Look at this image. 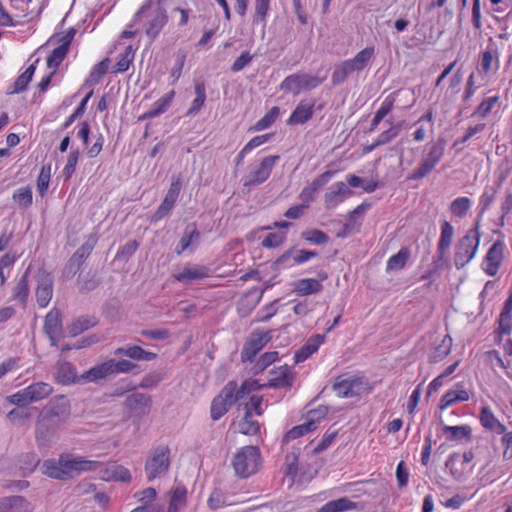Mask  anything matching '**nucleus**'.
Here are the masks:
<instances>
[{
  "label": "nucleus",
  "mask_w": 512,
  "mask_h": 512,
  "mask_svg": "<svg viewBox=\"0 0 512 512\" xmlns=\"http://www.w3.org/2000/svg\"><path fill=\"white\" fill-rule=\"evenodd\" d=\"M175 95L176 92L174 90H170L164 94L152 104L151 108L147 112L139 117V120L152 119L164 114L173 103Z\"/></svg>",
  "instance_id": "393cba45"
},
{
  "label": "nucleus",
  "mask_w": 512,
  "mask_h": 512,
  "mask_svg": "<svg viewBox=\"0 0 512 512\" xmlns=\"http://www.w3.org/2000/svg\"><path fill=\"white\" fill-rule=\"evenodd\" d=\"M19 464L24 475L31 474L40 464V458L35 452L24 453L19 458Z\"/></svg>",
  "instance_id": "09e8293b"
},
{
  "label": "nucleus",
  "mask_w": 512,
  "mask_h": 512,
  "mask_svg": "<svg viewBox=\"0 0 512 512\" xmlns=\"http://www.w3.org/2000/svg\"><path fill=\"white\" fill-rule=\"evenodd\" d=\"M108 69H109V59L105 58L93 67V69L91 70V72L89 74L87 83L89 85H94V84L98 83L101 80V78L107 73Z\"/></svg>",
  "instance_id": "4d7b16f0"
},
{
  "label": "nucleus",
  "mask_w": 512,
  "mask_h": 512,
  "mask_svg": "<svg viewBox=\"0 0 512 512\" xmlns=\"http://www.w3.org/2000/svg\"><path fill=\"white\" fill-rule=\"evenodd\" d=\"M168 22V15L164 8L158 7L153 11L151 18L145 26V33L151 39H156Z\"/></svg>",
  "instance_id": "412c9836"
},
{
  "label": "nucleus",
  "mask_w": 512,
  "mask_h": 512,
  "mask_svg": "<svg viewBox=\"0 0 512 512\" xmlns=\"http://www.w3.org/2000/svg\"><path fill=\"white\" fill-rule=\"evenodd\" d=\"M207 505L211 510H218L227 505L225 493L220 488H215L211 492Z\"/></svg>",
  "instance_id": "338daca9"
},
{
  "label": "nucleus",
  "mask_w": 512,
  "mask_h": 512,
  "mask_svg": "<svg viewBox=\"0 0 512 512\" xmlns=\"http://www.w3.org/2000/svg\"><path fill=\"white\" fill-rule=\"evenodd\" d=\"M276 374L275 377L271 378L267 386L270 388H291L294 382V374L287 365H283L278 371H272Z\"/></svg>",
  "instance_id": "c85d7f7f"
},
{
  "label": "nucleus",
  "mask_w": 512,
  "mask_h": 512,
  "mask_svg": "<svg viewBox=\"0 0 512 512\" xmlns=\"http://www.w3.org/2000/svg\"><path fill=\"white\" fill-rule=\"evenodd\" d=\"M317 426H314V423L312 421H306L303 424L294 426L292 429H290L283 437L282 442L288 443L292 440L298 439L307 433L314 431Z\"/></svg>",
  "instance_id": "49530a36"
},
{
  "label": "nucleus",
  "mask_w": 512,
  "mask_h": 512,
  "mask_svg": "<svg viewBox=\"0 0 512 512\" xmlns=\"http://www.w3.org/2000/svg\"><path fill=\"white\" fill-rule=\"evenodd\" d=\"M80 152L79 150H72L68 157L67 162L62 170L63 177L65 180H70L73 174L75 173V169L79 160Z\"/></svg>",
  "instance_id": "69168bd1"
},
{
  "label": "nucleus",
  "mask_w": 512,
  "mask_h": 512,
  "mask_svg": "<svg viewBox=\"0 0 512 512\" xmlns=\"http://www.w3.org/2000/svg\"><path fill=\"white\" fill-rule=\"evenodd\" d=\"M261 460L260 449L257 446H245L234 456L233 467L236 475L248 478L258 471Z\"/></svg>",
  "instance_id": "423d86ee"
},
{
  "label": "nucleus",
  "mask_w": 512,
  "mask_h": 512,
  "mask_svg": "<svg viewBox=\"0 0 512 512\" xmlns=\"http://www.w3.org/2000/svg\"><path fill=\"white\" fill-rule=\"evenodd\" d=\"M137 368H139V365L130 360L110 358L78 375L76 367L72 363L64 361L59 364L54 378L57 383L62 385L99 384L101 381H106L117 374H129Z\"/></svg>",
  "instance_id": "f257e3e1"
},
{
  "label": "nucleus",
  "mask_w": 512,
  "mask_h": 512,
  "mask_svg": "<svg viewBox=\"0 0 512 512\" xmlns=\"http://www.w3.org/2000/svg\"><path fill=\"white\" fill-rule=\"evenodd\" d=\"M240 432L245 435H256L260 431V424L252 417V412L248 405L244 417L239 423Z\"/></svg>",
  "instance_id": "37998d69"
},
{
  "label": "nucleus",
  "mask_w": 512,
  "mask_h": 512,
  "mask_svg": "<svg viewBox=\"0 0 512 512\" xmlns=\"http://www.w3.org/2000/svg\"><path fill=\"white\" fill-rule=\"evenodd\" d=\"M26 389L31 403L39 402L48 398L54 390L50 383L43 381L33 382L28 385Z\"/></svg>",
  "instance_id": "c9c22d12"
},
{
  "label": "nucleus",
  "mask_w": 512,
  "mask_h": 512,
  "mask_svg": "<svg viewBox=\"0 0 512 512\" xmlns=\"http://www.w3.org/2000/svg\"><path fill=\"white\" fill-rule=\"evenodd\" d=\"M452 338L449 335H445L441 342L433 348L429 355L430 363H438L442 361L451 351Z\"/></svg>",
  "instance_id": "58836bf2"
},
{
  "label": "nucleus",
  "mask_w": 512,
  "mask_h": 512,
  "mask_svg": "<svg viewBox=\"0 0 512 512\" xmlns=\"http://www.w3.org/2000/svg\"><path fill=\"white\" fill-rule=\"evenodd\" d=\"M188 490L182 483H177L169 490V504L167 512H180L187 505Z\"/></svg>",
  "instance_id": "b1692460"
},
{
  "label": "nucleus",
  "mask_w": 512,
  "mask_h": 512,
  "mask_svg": "<svg viewBox=\"0 0 512 512\" xmlns=\"http://www.w3.org/2000/svg\"><path fill=\"white\" fill-rule=\"evenodd\" d=\"M270 8V0H255V13L253 24L258 22L266 24V17Z\"/></svg>",
  "instance_id": "e2e57ef3"
},
{
  "label": "nucleus",
  "mask_w": 512,
  "mask_h": 512,
  "mask_svg": "<svg viewBox=\"0 0 512 512\" xmlns=\"http://www.w3.org/2000/svg\"><path fill=\"white\" fill-rule=\"evenodd\" d=\"M13 200L21 207H29L33 202L32 190L29 186L18 188L13 193Z\"/></svg>",
  "instance_id": "5fc2aeb1"
},
{
  "label": "nucleus",
  "mask_w": 512,
  "mask_h": 512,
  "mask_svg": "<svg viewBox=\"0 0 512 512\" xmlns=\"http://www.w3.org/2000/svg\"><path fill=\"white\" fill-rule=\"evenodd\" d=\"M322 288L321 282L314 278L301 279L295 285V291L301 296L318 293Z\"/></svg>",
  "instance_id": "a19ab883"
},
{
  "label": "nucleus",
  "mask_w": 512,
  "mask_h": 512,
  "mask_svg": "<svg viewBox=\"0 0 512 512\" xmlns=\"http://www.w3.org/2000/svg\"><path fill=\"white\" fill-rule=\"evenodd\" d=\"M472 206V201L466 196L454 199L449 206L451 214L458 218H464Z\"/></svg>",
  "instance_id": "c03bdc74"
},
{
  "label": "nucleus",
  "mask_w": 512,
  "mask_h": 512,
  "mask_svg": "<svg viewBox=\"0 0 512 512\" xmlns=\"http://www.w3.org/2000/svg\"><path fill=\"white\" fill-rule=\"evenodd\" d=\"M171 466V450L167 445L153 448L145 462V473L148 481L165 475Z\"/></svg>",
  "instance_id": "39448f33"
},
{
  "label": "nucleus",
  "mask_w": 512,
  "mask_h": 512,
  "mask_svg": "<svg viewBox=\"0 0 512 512\" xmlns=\"http://www.w3.org/2000/svg\"><path fill=\"white\" fill-rule=\"evenodd\" d=\"M53 281L49 274L42 276L36 289V300L40 307L45 308L52 299Z\"/></svg>",
  "instance_id": "bb28decb"
},
{
  "label": "nucleus",
  "mask_w": 512,
  "mask_h": 512,
  "mask_svg": "<svg viewBox=\"0 0 512 512\" xmlns=\"http://www.w3.org/2000/svg\"><path fill=\"white\" fill-rule=\"evenodd\" d=\"M63 322H44V330L53 345L65 337Z\"/></svg>",
  "instance_id": "603ef678"
},
{
  "label": "nucleus",
  "mask_w": 512,
  "mask_h": 512,
  "mask_svg": "<svg viewBox=\"0 0 512 512\" xmlns=\"http://www.w3.org/2000/svg\"><path fill=\"white\" fill-rule=\"evenodd\" d=\"M279 159V155H269L262 158L258 164L251 165L248 174L243 178V189L249 192L251 188L266 182Z\"/></svg>",
  "instance_id": "0eeeda50"
},
{
  "label": "nucleus",
  "mask_w": 512,
  "mask_h": 512,
  "mask_svg": "<svg viewBox=\"0 0 512 512\" xmlns=\"http://www.w3.org/2000/svg\"><path fill=\"white\" fill-rule=\"evenodd\" d=\"M499 69V58L497 52L493 49L487 48L481 54L479 63V72L483 75L495 73Z\"/></svg>",
  "instance_id": "f704fd0d"
},
{
  "label": "nucleus",
  "mask_w": 512,
  "mask_h": 512,
  "mask_svg": "<svg viewBox=\"0 0 512 512\" xmlns=\"http://www.w3.org/2000/svg\"><path fill=\"white\" fill-rule=\"evenodd\" d=\"M278 358L279 354L277 351H268L262 354L253 367L255 374L264 371L268 366L276 362Z\"/></svg>",
  "instance_id": "13d9d810"
},
{
  "label": "nucleus",
  "mask_w": 512,
  "mask_h": 512,
  "mask_svg": "<svg viewBox=\"0 0 512 512\" xmlns=\"http://www.w3.org/2000/svg\"><path fill=\"white\" fill-rule=\"evenodd\" d=\"M504 243L496 241L489 248L484 260L482 262V269L484 272L493 277L498 273V270L503 261Z\"/></svg>",
  "instance_id": "2eb2a0df"
},
{
  "label": "nucleus",
  "mask_w": 512,
  "mask_h": 512,
  "mask_svg": "<svg viewBox=\"0 0 512 512\" xmlns=\"http://www.w3.org/2000/svg\"><path fill=\"white\" fill-rule=\"evenodd\" d=\"M41 471L44 475L56 479V480H69V475L61 466V455L58 460L55 459H47L43 462L41 466Z\"/></svg>",
  "instance_id": "72a5a7b5"
},
{
  "label": "nucleus",
  "mask_w": 512,
  "mask_h": 512,
  "mask_svg": "<svg viewBox=\"0 0 512 512\" xmlns=\"http://www.w3.org/2000/svg\"><path fill=\"white\" fill-rule=\"evenodd\" d=\"M479 420L483 428L498 435L506 431V426L494 415L490 407L483 406L479 413Z\"/></svg>",
  "instance_id": "a878e982"
},
{
  "label": "nucleus",
  "mask_w": 512,
  "mask_h": 512,
  "mask_svg": "<svg viewBox=\"0 0 512 512\" xmlns=\"http://www.w3.org/2000/svg\"><path fill=\"white\" fill-rule=\"evenodd\" d=\"M195 94L196 97L192 101L190 108L187 111V115H195L197 114L206 100V88L203 82H199L195 84Z\"/></svg>",
  "instance_id": "8fccbe9b"
},
{
  "label": "nucleus",
  "mask_w": 512,
  "mask_h": 512,
  "mask_svg": "<svg viewBox=\"0 0 512 512\" xmlns=\"http://www.w3.org/2000/svg\"><path fill=\"white\" fill-rule=\"evenodd\" d=\"M40 414L64 426L71 416L70 401L64 395H57L48 401Z\"/></svg>",
  "instance_id": "1a4fd4ad"
},
{
  "label": "nucleus",
  "mask_w": 512,
  "mask_h": 512,
  "mask_svg": "<svg viewBox=\"0 0 512 512\" xmlns=\"http://www.w3.org/2000/svg\"><path fill=\"white\" fill-rule=\"evenodd\" d=\"M10 7L15 11L16 18H24L33 12L30 7L32 0H9Z\"/></svg>",
  "instance_id": "bf43d9fd"
},
{
  "label": "nucleus",
  "mask_w": 512,
  "mask_h": 512,
  "mask_svg": "<svg viewBox=\"0 0 512 512\" xmlns=\"http://www.w3.org/2000/svg\"><path fill=\"white\" fill-rule=\"evenodd\" d=\"M113 355L117 357L125 356L134 361H153L158 357L156 353L146 351L139 345L116 348Z\"/></svg>",
  "instance_id": "5701e85b"
},
{
  "label": "nucleus",
  "mask_w": 512,
  "mask_h": 512,
  "mask_svg": "<svg viewBox=\"0 0 512 512\" xmlns=\"http://www.w3.org/2000/svg\"><path fill=\"white\" fill-rule=\"evenodd\" d=\"M74 34L75 32L70 30L60 37L59 45L54 48L51 54L47 57L48 67L56 69L63 62L69 51V47L74 38Z\"/></svg>",
  "instance_id": "a211bd4d"
},
{
  "label": "nucleus",
  "mask_w": 512,
  "mask_h": 512,
  "mask_svg": "<svg viewBox=\"0 0 512 512\" xmlns=\"http://www.w3.org/2000/svg\"><path fill=\"white\" fill-rule=\"evenodd\" d=\"M61 466L69 475V479H72L74 475H80L82 472L96 471L103 463L82 457L70 458L68 454H61Z\"/></svg>",
  "instance_id": "f8f14e48"
},
{
  "label": "nucleus",
  "mask_w": 512,
  "mask_h": 512,
  "mask_svg": "<svg viewBox=\"0 0 512 512\" xmlns=\"http://www.w3.org/2000/svg\"><path fill=\"white\" fill-rule=\"evenodd\" d=\"M0 512H30V503L22 496L3 497Z\"/></svg>",
  "instance_id": "c756f323"
},
{
  "label": "nucleus",
  "mask_w": 512,
  "mask_h": 512,
  "mask_svg": "<svg viewBox=\"0 0 512 512\" xmlns=\"http://www.w3.org/2000/svg\"><path fill=\"white\" fill-rule=\"evenodd\" d=\"M259 388L260 385L257 380H245L239 388L237 382L231 380L221 389L217 397H221V400L232 406L245 395Z\"/></svg>",
  "instance_id": "9b49d317"
},
{
  "label": "nucleus",
  "mask_w": 512,
  "mask_h": 512,
  "mask_svg": "<svg viewBox=\"0 0 512 512\" xmlns=\"http://www.w3.org/2000/svg\"><path fill=\"white\" fill-rule=\"evenodd\" d=\"M352 195L353 191L345 182H335L329 187L328 191L324 194L323 201L325 208L328 210L334 209Z\"/></svg>",
  "instance_id": "4468645a"
},
{
  "label": "nucleus",
  "mask_w": 512,
  "mask_h": 512,
  "mask_svg": "<svg viewBox=\"0 0 512 512\" xmlns=\"http://www.w3.org/2000/svg\"><path fill=\"white\" fill-rule=\"evenodd\" d=\"M325 341V334H314L310 336L305 344L294 353V363L306 361L312 354L318 351Z\"/></svg>",
  "instance_id": "4be33fe9"
},
{
  "label": "nucleus",
  "mask_w": 512,
  "mask_h": 512,
  "mask_svg": "<svg viewBox=\"0 0 512 512\" xmlns=\"http://www.w3.org/2000/svg\"><path fill=\"white\" fill-rule=\"evenodd\" d=\"M499 101V95L484 98L475 109L473 115L479 118H486L499 103Z\"/></svg>",
  "instance_id": "3c124183"
},
{
  "label": "nucleus",
  "mask_w": 512,
  "mask_h": 512,
  "mask_svg": "<svg viewBox=\"0 0 512 512\" xmlns=\"http://www.w3.org/2000/svg\"><path fill=\"white\" fill-rule=\"evenodd\" d=\"M479 221L468 230L455 247L454 261L458 268L466 266L476 255L480 244Z\"/></svg>",
  "instance_id": "20e7f679"
},
{
  "label": "nucleus",
  "mask_w": 512,
  "mask_h": 512,
  "mask_svg": "<svg viewBox=\"0 0 512 512\" xmlns=\"http://www.w3.org/2000/svg\"><path fill=\"white\" fill-rule=\"evenodd\" d=\"M231 406H229L227 403H225L223 400H221V397H214V399L212 400V403H211V408H210V412H211V418L214 420V421H217L219 420L222 416H224L229 408Z\"/></svg>",
  "instance_id": "774afa93"
},
{
  "label": "nucleus",
  "mask_w": 512,
  "mask_h": 512,
  "mask_svg": "<svg viewBox=\"0 0 512 512\" xmlns=\"http://www.w3.org/2000/svg\"><path fill=\"white\" fill-rule=\"evenodd\" d=\"M411 251L407 247H402L396 254L390 256L386 262V271L403 269L409 258Z\"/></svg>",
  "instance_id": "4c0bfd02"
},
{
  "label": "nucleus",
  "mask_w": 512,
  "mask_h": 512,
  "mask_svg": "<svg viewBox=\"0 0 512 512\" xmlns=\"http://www.w3.org/2000/svg\"><path fill=\"white\" fill-rule=\"evenodd\" d=\"M180 191L181 181L180 178L177 177L172 180L171 185L164 197V200L162 201V203L157 208L154 214V219L156 221L161 220L170 213L179 197Z\"/></svg>",
  "instance_id": "dca6fc26"
},
{
  "label": "nucleus",
  "mask_w": 512,
  "mask_h": 512,
  "mask_svg": "<svg viewBox=\"0 0 512 512\" xmlns=\"http://www.w3.org/2000/svg\"><path fill=\"white\" fill-rule=\"evenodd\" d=\"M166 376L164 368L153 370L144 375L139 383L141 389H153L156 388Z\"/></svg>",
  "instance_id": "79ce46f5"
},
{
  "label": "nucleus",
  "mask_w": 512,
  "mask_h": 512,
  "mask_svg": "<svg viewBox=\"0 0 512 512\" xmlns=\"http://www.w3.org/2000/svg\"><path fill=\"white\" fill-rule=\"evenodd\" d=\"M271 331L256 329L246 339L242 351V362H253L255 356L271 341Z\"/></svg>",
  "instance_id": "9d476101"
},
{
  "label": "nucleus",
  "mask_w": 512,
  "mask_h": 512,
  "mask_svg": "<svg viewBox=\"0 0 512 512\" xmlns=\"http://www.w3.org/2000/svg\"><path fill=\"white\" fill-rule=\"evenodd\" d=\"M317 256H318V253L315 251H310V250H306V249H301V250L295 251L293 249H290L277 259V263L282 264V263L288 261L290 258H292L291 266L301 265V264H304V263L310 261L313 258H316Z\"/></svg>",
  "instance_id": "2f4dec72"
},
{
  "label": "nucleus",
  "mask_w": 512,
  "mask_h": 512,
  "mask_svg": "<svg viewBox=\"0 0 512 512\" xmlns=\"http://www.w3.org/2000/svg\"><path fill=\"white\" fill-rule=\"evenodd\" d=\"M200 236L199 231L194 227L192 230L189 228L186 229L184 236L180 239L177 247L176 253L178 255L182 254L194 240H197Z\"/></svg>",
  "instance_id": "0e129e2a"
},
{
  "label": "nucleus",
  "mask_w": 512,
  "mask_h": 512,
  "mask_svg": "<svg viewBox=\"0 0 512 512\" xmlns=\"http://www.w3.org/2000/svg\"><path fill=\"white\" fill-rule=\"evenodd\" d=\"M389 124V128L384 130L377 137L378 144L385 145L395 139L402 130V123H394L392 119L386 121Z\"/></svg>",
  "instance_id": "de8ad7c7"
},
{
  "label": "nucleus",
  "mask_w": 512,
  "mask_h": 512,
  "mask_svg": "<svg viewBox=\"0 0 512 512\" xmlns=\"http://www.w3.org/2000/svg\"><path fill=\"white\" fill-rule=\"evenodd\" d=\"M355 381L350 379H343L336 381L332 388L339 397L348 398L354 396L356 393L353 390Z\"/></svg>",
  "instance_id": "6e6d98bb"
},
{
  "label": "nucleus",
  "mask_w": 512,
  "mask_h": 512,
  "mask_svg": "<svg viewBox=\"0 0 512 512\" xmlns=\"http://www.w3.org/2000/svg\"><path fill=\"white\" fill-rule=\"evenodd\" d=\"M210 276V268L200 264H186L173 278L181 283H190Z\"/></svg>",
  "instance_id": "f3484780"
},
{
  "label": "nucleus",
  "mask_w": 512,
  "mask_h": 512,
  "mask_svg": "<svg viewBox=\"0 0 512 512\" xmlns=\"http://www.w3.org/2000/svg\"><path fill=\"white\" fill-rule=\"evenodd\" d=\"M302 239L317 245L326 244L329 241L328 235L319 229L306 230L301 234Z\"/></svg>",
  "instance_id": "680f3d73"
},
{
  "label": "nucleus",
  "mask_w": 512,
  "mask_h": 512,
  "mask_svg": "<svg viewBox=\"0 0 512 512\" xmlns=\"http://www.w3.org/2000/svg\"><path fill=\"white\" fill-rule=\"evenodd\" d=\"M62 427L61 424L48 419L40 414L35 428V440L39 448H44L50 445L58 430Z\"/></svg>",
  "instance_id": "ddd939ff"
},
{
  "label": "nucleus",
  "mask_w": 512,
  "mask_h": 512,
  "mask_svg": "<svg viewBox=\"0 0 512 512\" xmlns=\"http://www.w3.org/2000/svg\"><path fill=\"white\" fill-rule=\"evenodd\" d=\"M443 433L449 441L463 442L471 441L472 428L469 425L449 426L444 425Z\"/></svg>",
  "instance_id": "473e14b6"
},
{
  "label": "nucleus",
  "mask_w": 512,
  "mask_h": 512,
  "mask_svg": "<svg viewBox=\"0 0 512 512\" xmlns=\"http://www.w3.org/2000/svg\"><path fill=\"white\" fill-rule=\"evenodd\" d=\"M357 503L351 501L348 497H341L325 503L317 512H344L354 510Z\"/></svg>",
  "instance_id": "e433bc0d"
},
{
  "label": "nucleus",
  "mask_w": 512,
  "mask_h": 512,
  "mask_svg": "<svg viewBox=\"0 0 512 512\" xmlns=\"http://www.w3.org/2000/svg\"><path fill=\"white\" fill-rule=\"evenodd\" d=\"M280 109L277 106L272 107L261 119H259L249 130L262 131L271 127L279 117Z\"/></svg>",
  "instance_id": "a18cd8bd"
},
{
  "label": "nucleus",
  "mask_w": 512,
  "mask_h": 512,
  "mask_svg": "<svg viewBox=\"0 0 512 512\" xmlns=\"http://www.w3.org/2000/svg\"><path fill=\"white\" fill-rule=\"evenodd\" d=\"M151 404V396L141 392H134L130 394L124 401V407L130 412L138 415L146 414L150 409Z\"/></svg>",
  "instance_id": "aec40b11"
},
{
  "label": "nucleus",
  "mask_w": 512,
  "mask_h": 512,
  "mask_svg": "<svg viewBox=\"0 0 512 512\" xmlns=\"http://www.w3.org/2000/svg\"><path fill=\"white\" fill-rule=\"evenodd\" d=\"M454 227L448 221H443L440 226V238L437 243V252L440 258H444L448 253L454 238Z\"/></svg>",
  "instance_id": "cd10ccee"
},
{
  "label": "nucleus",
  "mask_w": 512,
  "mask_h": 512,
  "mask_svg": "<svg viewBox=\"0 0 512 512\" xmlns=\"http://www.w3.org/2000/svg\"><path fill=\"white\" fill-rule=\"evenodd\" d=\"M445 156V141L438 139L436 142L427 145L417 166L411 171L407 179L419 181L428 177L440 164Z\"/></svg>",
  "instance_id": "f03ea898"
},
{
  "label": "nucleus",
  "mask_w": 512,
  "mask_h": 512,
  "mask_svg": "<svg viewBox=\"0 0 512 512\" xmlns=\"http://www.w3.org/2000/svg\"><path fill=\"white\" fill-rule=\"evenodd\" d=\"M324 77L310 75L303 72L288 75L280 84V88L284 91L298 95L305 90H311L318 87L324 80Z\"/></svg>",
  "instance_id": "6e6552de"
},
{
  "label": "nucleus",
  "mask_w": 512,
  "mask_h": 512,
  "mask_svg": "<svg viewBox=\"0 0 512 512\" xmlns=\"http://www.w3.org/2000/svg\"><path fill=\"white\" fill-rule=\"evenodd\" d=\"M17 256L13 252H7L0 257V280L4 283L9 277L10 267L16 262Z\"/></svg>",
  "instance_id": "052dcab7"
},
{
  "label": "nucleus",
  "mask_w": 512,
  "mask_h": 512,
  "mask_svg": "<svg viewBox=\"0 0 512 512\" xmlns=\"http://www.w3.org/2000/svg\"><path fill=\"white\" fill-rule=\"evenodd\" d=\"M375 56V47L368 46L351 58L338 64L332 73L333 84L343 83L353 72L364 70Z\"/></svg>",
  "instance_id": "7ed1b4c3"
},
{
  "label": "nucleus",
  "mask_w": 512,
  "mask_h": 512,
  "mask_svg": "<svg viewBox=\"0 0 512 512\" xmlns=\"http://www.w3.org/2000/svg\"><path fill=\"white\" fill-rule=\"evenodd\" d=\"M51 179V165H44L41 167L39 176L37 178V191L40 196H45Z\"/></svg>",
  "instance_id": "864d4df0"
},
{
  "label": "nucleus",
  "mask_w": 512,
  "mask_h": 512,
  "mask_svg": "<svg viewBox=\"0 0 512 512\" xmlns=\"http://www.w3.org/2000/svg\"><path fill=\"white\" fill-rule=\"evenodd\" d=\"M102 478L106 481H121L129 483L132 479L130 471L123 465L111 463L103 470Z\"/></svg>",
  "instance_id": "7c9ffc66"
},
{
  "label": "nucleus",
  "mask_w": 512,
  "mask_h": 512,
  "mask_svg": "<svg viewBox=\"0 0 512 512\" xmlns=\"http://www.w3.org/2000/svg\"><path fill=\"white\" fill-rule=\"evenodd\" d=\"M315 100L302 99L290 114L287 124L298 125L308 122L314 114Z\"/></svg>",
  "instance_id": "6ab92c4d"
},
{
  "label": "nucleus",
  "mask_w": 512,
  "mask_h": 512,
  "mask_svg": "<svg viewBox=\"0 0 512 512\" xmlns=\"http://www.w3.org/2000/svg\"><path fill=\"white\" fill-rule=\"evenodd\" d=\"M35 65L31 64L26 70L17 77L12 86L9 88L10 94L20 93L27 89L32 77L35 73Z\"/></svg>",
  "instance_id": "ea45409f"
}]
</instances>
